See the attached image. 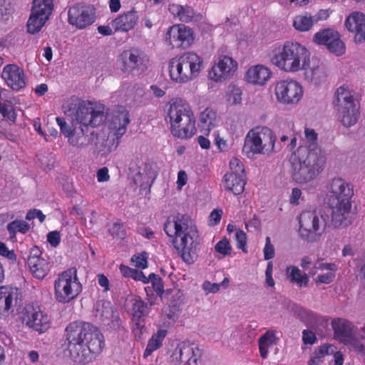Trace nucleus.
Listing matches in <instances>:
<instances>
[{
    "label": "nucleus",
    "mask_w": 365,
    "mask_h": 365,
    "mask_svg": "<svg viewBox=\"0 0 365 365\" xmlns=\"http://www.w3.org/2000/svg\"><path fill=\"white\" fill-rule=\"evenodd\" d=\"M66 351L75 363L86 364L101 352L104 341L101 331L89 323L73 322L66 329Z\"/></svg>",
    "instance_id": "f257e3e1"
},
{
    "label": "nucleus",
    "mask_w": 365,
    "mask_h": 365,
    "mask_svg": "<svg viewBox=\"0 0 365 365\" xmlns=\"http://www.w3.org/2000/svg\"><path fill=\"white\" fill-rule=\"evenodd\" d=\"M165 232L173 238V245L182 259L192 264L197 257L198 234L195 225L185 215L170 216L165 225Z\"/></svg>",
    "instance_id": "f03ea898"
},
{
    "label": "nucleus",
    "mask_w": 365,
    "mask_h": 365,
    "mask_svg": "<svg viewBox=\"0 0 365 365\" xmlns=\"http://www.w3.org/2000/svg\"><path fill=\"white\" fill-rule=\"evenodd\" d=\"M327 204L331 209V222L335 227L344 228L353 221L351 197L354 191L351 185L341 178H333L328 184Z\"/></svg>",
    "instance_id": "7ed1b4c3"
},
{
    "label": "nucleus",
    "mask_w": 365,
    "mask_h": 365,
    "mask_svg": "<svg viewBox=\"0 0 365 365\" xmlns=\"http://www.w3.org/2000/svg\"><path fill=\"white\" fill-rule=\"evenodd\" d=\"M165 119L175 138L187 140L197 133L195 113L189 103L181 98H173L166 104Z\"/></svg>",
    "instance_id": "20e7f679"
},
{
    "label": "nucleus",
    "mask_w": 365,
    "mask_h": 365,
    "mask_svg": "<svg viewBox=\"0 0 365 365\" xmlns=\"http://www.w3.org/2000/svg\"><path fill=\"white\" fill-rule=\"evenodd\" d=\"M310 57V51L306 46L298 41H286L272 48L269 61L280 71L294 74L304 69Z\"/></svg>",
    "instance_id": "39448f33"
},
{
    "label": "nucleus",
    "mask_w": 365,
    "mask_h": 365,
    "mask_svg": "<svg viewBox=\"0 0 365 365\" xmlns=\"http://www.w3.org/2000/svg\"><path fill=\"white\" fill-rule=\"evenodd\" d=\"M291 175L298 184H305L314 180L326 163V157L321 150L308 151L305 146H299L292 155Z\"/></svg>",
    "instance_id": "423d86ee"
},
{
    "label": "nucleus",
    "mask_w": 365,
    "mask_h": 365,
    "mask_svg": "<svg viewBox=\"0 0 365 365\" xmlns=\"http://www.w3.org/2000/svg\"><path fill=\"white\" fill-rule=\"evenodd\" d=\"M204 68L202 56L195 51H187L169 61L168 75L173 83L182 85L198 78Z\"/></svg>",
    "instance_id": "0eeeda50"
},
{
    "label": "nucleus",
    "mask_w": 365,
    "mask_h": 365,
    "mask_svg": "<svg viewBox=\"0 0 365 365\" xmlns=\"http://www.w3.org/2000/svg\"><path fill=\"white\" fill-rule=\"evenodd\" d=\"M334 105L339 122L346 128L356 124L360 115L358 95L349 84H343L334 93Z\"/></svg>",
    "instance_id": "6e6552de"
},
{
    "label": "nucleus",
    "mask_w": 365,
    "mask_h": 365,
    "mask_svg": "<svg viewBox=\"0 0 365 365\" xmlns=\"http://www.w3.org/2000/svg\"><path fill=\"white\" fill-rule=\"evenodd\" d=\"M104 111L105 106L99 102L77 99H71V103L64 110L71 121L86 128L99 125L103 120Z\"/></svg>",
    "instance_id": "1a4fd4ad"
},
{
    "label": "nucleus",
    "mask_w": 365,
    "mask_h": 365,
    "mask_svg": "<svg viewBox=\"0 0 365 365\" xmlns=\"http://www.w3.org/2000/svg\"><path fill=\"white\" fill-rule=\"evenodd\" d=\"M276 135L265 126L251 129L245 138L242 153L249 159L271 155L275 152Z\"/></svg>",
    "instance_id": "9d476101"
},
{
    "label": "nucleus",
    "mask_w": 365,
    "mask_h": 365,
    "mask_svg": "<svg viewBox=\"0 0 365 365\" xmlns=\"http://www.w3.org/2000/svg\"><path fill=\"white\" fill-rule=\"evenodd\" d=\"M81 291L82 285L75 268L62 272L54 280L53 295L55 299L59 303L68 304L72 302Z\"/></svg>",
    "instance_id": "9b49d317"
},
{
    "label": "nucleus",
    "mask_w": 365,
    "mask_h": 365,
    "mask_svg": "<svg viewBox=\"0 0 365 365\" xmlns=\"http://www.w3.org/2000/svg\"><path fill=\"white\" fill-rule=\"evenodd\" d=\"M299 234L304 240L314 241L324 232L328 215L319 210H304L298 216Z\"/></svg>",
    "instance_id": "f8f14e48"
},
{
    "label": "nucleus",
    "mask_w": 365,
    "mask_h": 365,
    "mask_svg": "<svg viewBox=\"0 0 365 365\" xmlns=\"http://www.w3.org/2000/svg\"><path fill=\"white\" fill-rule=\"evenodd\" d=\"M238 69L239 63L232 56L217 53L207 71V79L215 83H222L233 78Z\"/></svg>",
    "instance_id": "ddd939ff"
},
{
    "label": "nucleus",
    "mask_w": 365,
    "mask_h": 365,
    "mask_svg": "<svg viewBox=\"0 0 365 365\" xmlns=\"http://www.w3.org/2000/svg\"><path fill=\"white\" fill-rule=\"evenodd\" d=\"M273 93L279 104L296 106L302 101L304 89L302 84L295 79H280L274 83Z\"/></svg>",
    "instance_id": "4468645a"
},
{
    "label": "nucleus",
    "mask_w": 365,
    "mask_h": 365,
    "mask_svg": "<svg viewBox=\"0 0 365 365\" xmlns=\"http://www.w3.org/2000/svg\"><path fill=\"white\" fill-rule=\"evenodd\" d=\"M19 319L21 324L39 333L46 332L51 325L50 316L39 305L26 304L19 312Z\"/></svg>",
    "instance_id": "2eb2a0df"
},
{
    "label": "nucleus",
    "mask_w": 365,
    "mask_h": 365,
    "mask_svg": "<svg viewBox=\"0 0 365 365\" xmlns=\"http://www.w3.org/2000/svg\"><path fill=\"white\" fill-rule=\"evenodd\" d=\"M121 70L132 75H140L149 67L150 59L142 51L131 48L125 50L119 56Z\"/></svg>",
    "instance_id": "dca6fc26"
},
{
    "label": "nucleus",
    "mask_w": 365,
    "mask_h": 365,
    "mask_svg": "<svg viewBox=\"0 0 365 365\" xmlns=\"http://www.w3.org/2000/svg\"><path fill=\"white\" fill-rule=\"evenodd\" d=\"M56 121L61 133L67 139L68 143L71 146L81 149L88 145L90 140L86 135V128L71 120L67 122L61 117H56Z\"/></svg>",
    "instance_id": "f3484780"
},
{
    "label": "nucleus",
    "mask_w": 365,
    "mask_h": 365,
    "mask_svg": "<svg viewBox=\"0 0 365 365\" xmlns=\"http://www.w3.org/2000/svg\"><path fill=\"white\" fill-rule=\"evenodd\" d=\"M165 43L171 48H188L195 41V34L190 26L177 24L170 26L165 34Z\"/></svg>",
    "instance_id": "a211bd4d"
},
{
    "label": "nucleus",
    "mask_w": 365,
    "mask_h": 365,
    "mask_svg": "<svg viewBox=\"0 0 365 365\" xmlns=\"http://www.w3.org/2000/svg\"><path fill=\"white\" fill-rule=\"evenodd\" d=\"M21 291L13 287H0V319L14 315L21 306Z\"/></svg>",
    "instance_id": "6ab92c4d"
},
{
    "label": "nucleus",
    "mask_w": 365,
    "mask_h": 365,
    "mask_svg": "<svg viewBox=\"0 0 365 365\" xmlns=\"http://www.w3.org/2000/svg\"><path fill=\"white\" fill-rule=\"evenodd\" d=\"M68 16L71 25L78 29H83L95 21L96 14L92 6L76 4L68 9Z\"/></svg>",
    "instance_id": "aec40b11"
},
{
    "label": "nucleus",
    "mask_w": 365,
    "mask_h": 365,
    "mask_svg": "<svg viewBox=\"0 0 365 365\" xmlns=\"http://www.w3.org/2000/svg\"><path fill=\"white\" fill-rule=\"evenodd\" d=\"M1 78L5 84L15 91L26 86V76L24 70L16 63L6 65L1 72Z\"/></svg>",
    "instance_id": "412c9836"
},
{
    "label": "nucleus",
    "mask_w": 365,
    "mask_h": 365,
    "mask_svg": "<svg viewBox=\"0 0 365 365\" xmlns=\"http://www.w3.org/2000/svg\"><path fill=\"white\" fill-rule=\"evenodd\" d=\"M344 28L353 34V42L361 44L365 42V14L360 11H352L345 19Z\"/></svg>",
    "instance_id": "4be33fe9"
},
{
    "label": "nucleus",
    "mask_w": 365,
    "mask_h": 365,
    "mask_svg": "<svg viewBox=\"0 0 365 365\" xmlns=\"http://www.w3.org/2000/svg\"><path fill=\"white\" fill-rule=\"evenodd\" d=\"M272 77V69L262 63L250 66L245 73V81L252 86L262 87L266 86Z\"/></svg>",
    "instance_id": "5701e85b"
},
{
    "label": "nucleus",
    "mask_w": 365,
    "mask_h": 365,
    "mask_svg": "<svg viewBox=\"0 0 365 365\" xmlns=\"http://www.w3.org/2000/svg\"><path fill=\"white\" fill-rule=\"evenodd\" d=\"M304 67V69L302 70L304 71V78L309 83L319 86L327 81L328 77L327 69L319 61H311L310 58L307 65Z\"/></svg>",
    "instance_id": "b1692460"
},
{
    "label": "nucleus",
    "mask_w": 365,
    "mask_h": 365,
    "mask_svg": "<svg viewBox=\"0 0 365 365\" xmlns=\"http://www.w3.org/2000/svg\"><path fill=\"white\" fill-rule=\"evenodd\" d=\"M129 113L123 106L117 108L111 114L108 128L117 139L125 133L126 128L129 123Z\"/></svg>",
    "instance_id": "393cba45"
},
{
    "label": "nucleus",
    "mask_w": 365,
    "mask_h": 365,
    "mask_svg": "<svg viewBox=\"0 0 365 365\" xmlns=\"http://www.w3.org/2000/svg\"><path fill=\"white\" fill-rule=\"evenodd\" d=\"M28 266L32 275L39 279H43L49 271V263L40 255L38 248L31 250L28 258Z\"/></svg>",
    "instance_id": "a878e982"
},
{
    "label": "nucleus",
    "mask_w": 365,
    "mask_h": 365,
    "mask_svg": "<svg viewBox=\"0 0 365 365\" xmlns=\"http://www.w3.org/2000/svg\"><path fill=\"white\" fill-rule=\"evenodd\" d=\"M138 21V13L132 9L118 15L110 24L115 31L128 32L135 27Z\"/></svg>",
    "instance_id": "bb28decb"
},
{
    "label": "nucleus",
    "mask_w": 365,
    "mask_h": 365,
    "mask_svg": "<svg viewBox=\"0 0 365 365\" xmlns=\"http://www.w3.org/2000/svg\"><path fill=\"white\" fill-rule=\"evenodd\" d=\"M337 269V265L334 263L320 262L314 267V270L311 271V274H317L314 278L317 284H329L334 281Z\"/></svg>",
    "instance_id": "cd10ccee"
},
{
    "label": "nucleus",
    "mask_w": 365,
    "mask_h": 365,
    "mask_svg": "<svg viewBox=\"0 0 365 365\" xmlns=\"http://www.w3.org/2000/svg\"><path fill=\"white\" fill-rule=\"evenodd\" d=\"M334 336L341 343L350 341L353 334L352 324L346 319L337 318L331 321Z\"/></svg>",
    "instance_id": "c85d7f7f"
},
{
    "label": "nucleus",
    "mask_w": 365,
    "mask_h": 365,
    "mask_svg": "<svg viewBox=\"0 0 365 365\" xmlns=\"http://www.w3.org/2000/svg\"><path fill=\"white\" fill-rule=\"evenodd\" d=\"M198 121L202 129L209 133L212 129L218 126L220 118L215 110L207 108L200 113Z\"/></svg>",
    "instance_id": "c756f323"
},
{
    "label": "nucleus",
    "mask_w": 365,
    "mask_h": 365,
    "mask_svg": "<svg viewBox=\"0 0 365 365\" xmlns=\"http://www.w3.org/2000/svg\"><path fill=\"white\" fill-rule=\"evenodd\" d=\"M168 11L175 19L186 23L191 21L195 15L192 7L176 3L169 4Z\"/></svg>",
    "instance_id": "7c9ffc66"
},
{
    "label": "nucleus",
    "mask_w": 365,
    "mask_h": 365,
    "mask_svg": "<svg viewBox=\"0 0 365 365\" xmlns=\"http://www.w3.org/2000/svg\"><path fill=\"white\" fill-rule=\"evenodd\" d=\"M168 334V331L165 329L160 328L153 332L150 338L148 340L146 348L143 352V358L150 356L155 351L161 348L163 341Z\"/></svg>",
    "instance_id": "2f4dec72"
},
{
    "label": "nucleus",
    "mask_w": 365,
    "mask_h": 365,
    "mask_svg": "<svg viewBox=\"0 0 365 365\" xmlns=\"http://www.w3.org/2000/svg\"><path fill=\"white\" fill-rule=\"evenodd\" d=\"M224 183L226 190L235 195H239L245 188V175L227 173L224 177Z\"/></svg>",
    "instance_id": "473e14b6"
},
{
    "label": "nucleus",
    "mask_w": 365,
    "mask_h": 365,
    "mask_svg": "<svg viewBox=\"0 0 365 365\" xmlns=\"http://www.w3.org/2000/svg\"><path fill=\"white\" fill-rule=\"evenodd\" d=\"M184 361L187 365H197L202 355V349L195 344H182Z\"/></svg>",
    "instance_id": "72a5a7b5"
},
{
    "label": "nucleus",
    "mask_w": 365,
    "mask_h": 365,
    "mask_svg": "<svg viewBox=\"0 0 365 365\" xmlns=\"http://www.w3.org/2000/svg\"><path fill=\"white\" fill-rule=\"evenodd\" d=\"M224 100L229 106H239L242 102V90L236 84L228 86L225 95Z\"/></svg>",
    "instance_id": "f704fd0d"
},
{
    "label": "nucleus",
    "mask_w": 365,
    "mask_h": 365,
    "mask_svg": "<svg viewBox=\"0 0 365 365\" xmlns=\"http://www.w3.org/2000/svg\"><path fill=\"white\" fill-rule=\"evenodd\" d=\"M312 15L305 13L299 14L294 17L292 20V26L299 32H307L314 26Z\"/></svg>",
    "instance_id": "c9c22d12"
},
{
    "label": "nucleus",
    "mask_w": 365,
    "mask_h": 365,
    "mask_svg": "<svg viewBox=\"0 0 365 365\" xmlns=\"http://www.w3.org/2000/svg\"><path fill=\"white\" fill-rule=\"evenodd\" d=\"M339 34V31L333 29H322L314 35L313 41L317 45H323L327 48Z\"/></svg>",
    "instance_id": "e433bc0d"
},
{
    "label": "nucleus",
    "mask_w": 365,
    "mask_h": 365,
    "mask_svg": "<svg viewBox=\"0 0 365 365\" xmlns=\"http://www.w3.org/2000/svg\"><path fill=\"white\" fill-rule=\"evenodd\" d=\"M286 274L290 282L295 283L299 287L307 286L309 282L307 274L302 272L297 267H287L286 269Z\"/></svg>",
    "instance_id": "4c0bfd02"
},
{
    "label": "nucleus",
    "mask_w": 365,
    "mask_h": 365,
    "mask_svg": "<svg viewBox=\"0 0 365 365\" xmlns=\"http://www.w3.org/2000/svg\"><path fill=\"white\" fill-rule=\"evenodd\" d=\"M276 332L272 330L267 331L259 339V348L260 356L266 359L269 352V349L276 344Z\"/></svg>",
    "instance_id": "58836bf2"
},
{
    "label": "nucleus",
    "mask_w": 365,
    "mask_h": 365,
    "mask_svg": "<svg viewBox=\"0 0 365 365\" xmlns=\"http://www.w3.org/2000/svg\"><path fill=\"white\" fill-rule=\"evenodd\" d=\"M48 19V17L40 16L31 11L26 24L27 31L31 34L39 32Z\"/></svg>",
    "instance_id": "ea45409f"
},
{
    "label": "nucleus",
    "mask_w": 365,
    "mask_h": 365,
    "mask_svg": "<svg viewBox=\"0 0 365 365\" xmlns=\"http://www.w3.org/2000/svg\"><path fill=\"white\" fill-rule=\"evenodd\" d=\"M53 10V0H33L31 11L50 18Z\"/></svg>",
    "instance_id": "a19ab883"
},
{
    "label": "nucleus",
    "mask_w": 365,
    "mask_h": 365,
    "mask_svg": "<svg viewBox=\"0 0 365 365\" xmlns=\"http://www.w3.org/2000/svg\"><path fill=\"white\" fill-rule=\"evenodd\" d=\"M336 348L332 344H324L319 347L316 350L310 360L309 361V365H320L323 361V358L329 354H332Z\"/></svg>",
    "instance_id": "79ce46f5"
},
{
    "label": "nucleus",
    "mask_w": 365,
    "mask_h": 365,
    "mask_svg": "<svg viewBox=\"0 0 365 365\" xmlns=\"http://www.w3.org/2000/svg\"><path fill=\"white\" fill-rule=\"evenodd\" d=\"M95 315L101 321L112 319L113 317V310L110 302H97L95 307Z\"/></svg>",
    "instance_id": "37998d69"
},
{
    "label": "nucleus",
    "mask_w": 365,
    "mask_h": 365,
    "mask_svg": "<svg viewBox=\"0 0 365 365\" xmlns=\"http://www.w3.org/2000/svg\"><path fill=\"white\" fill-rule=\"evenodd\" d=\"M30 229V225L24 220H16L7 225V230L11 238L15 237L18 232L25 234Z\"/></svg>",
    "instance_id": "c03bdc74"
},
{
    "label": "nucleus",
    "mask_w": 365,
    "mask_h": 365,
    "mask_svg": "<svg viewBox=\"0 0 365 365\" xmlns=\"http://www.w3.org/2000/svg\"><path fill=\"white\" fill-rule=\"evenodd\" d=\"M304 141L305 145H302V146H305L308 149V151H312L315 149L320 150L317 144V133L314 129L305 128Z\"/></svg>",
    "instance_id": "a18cd8bd"
},
{
    "label": "nucleus",
    "mask_w": 365,
    "mask_h": 365,
    "mask_svg": "<svg viewBox=\"0 0 365 365\" xmlns=\"http://www.w3.org/2000/svg\"><path fill=\"white\" fill-rule=\"evenodd\" d=\"M214 251L220 257H225L231 255L232 247L230 240L226 237H223L215 244Z\"/></svg>",
    "instance_id": "49530a36"
},
{
    "label": "nucleus",
    "mask_w": 365,
    "mask_h": 365,
    "mask_svg": "<svg viewBox=\"0 0 365 365\" xmlns=\"http://www.w3.org/2000/svg\"><path fill=\"white\" fill-rule=\"evenodd\" d=\"M132 334L136 339H140L143 335L146 333L145 318L131 319Z\"/></svg>",
    "instance_id": "de8ad7c7"
},
{
    "label": "nucleus",
    "mask_w": 365,
    "mask_h": 365,
    "mask_svg": "<svg viewBox=\"0 0 365 365\" xmlns=\"http://www.w3.org/2000/svg\"><path fill=\"white\" fill-rule=\"evenodd\" d=\"M148 309L145 302L140 299L135 300L132 307V319L145 318L148 314Z\"/></svg>",
    "instance_id": "09e8293b"
},
{
    "label": "nucleus",
    "mask_w": 365,
    "mask_h": 365,
    "mask_svg": "<svg viewBox=\"0 0 365 365\" xmlns=\"http://www.w3.org/2000/svg\"><path fill=\"white\" fill-rule=\"evenodd\" d=\"M327 48L329 52L337 56H342L346 53V45L341 40L340 34L329 43Z\"/></svg>",
    "instance_id": "8fccbe9b"
},
{
    "label": "nucleus",
    "mask_w": 365,
    "mask_h": 365,
    "mask_svg": "<svg viewBox=\"0 0 365 365\" xmlns=\"http://www.w3.org/2000/svg\"><path fill=\"white\" fill-rule=\"evenodd\" d=\"M0 113L4 118L14 123L16 120V113L14 107L9 104H0Z\"/></svg>",
    "instance_id": "3c124183"
},
{
    "label": "nucleus",
    "mask_w": 365,
    "mask_h": 365,
    "mask_svg": "<svg viewBox=\"0 0 365 365\" xmlns=\"http://www.w3.org/2000/svg\"><path fill=\"white\" fill-rule=\"evenodd\" d=\"M245 169L242 161L237 158H232L230 161V171L227 173L244 175Z\"/></svg>",
    "instance_id": "603ef678"
},
{
    "label": "nucleus",
    "mask_w": 365,
    "mask_h": 365,
    "mask_svg": "<svg viewBox=\"0 0 365 365\" xmlns=\"http://www.w3.org/2000/svg\"><path fill=\"white\" fill-rule=\"evenodd\" d=\"M235 240L237 242V247L240 250H242V251L245 253L247 252V235L246 233L242 230H237L235 232Z\"/></svg>",
    "instance_id": "864d4df0"
},
{
    "label": "nucleus",
    "mask_w": 365,
    "mask_h": 365,
    "mask_svg": "<svg viewBox=\"0 0 365 365\" xmlns=\"http://www.w3.org/2000/svg\"><path fill=\"white\" fill-rule=\"evenodd\" d=\"M148 255L143 252L132 257L131 261L133 265L140 269H145L148 266Z\"/></svg>",
    "instance_id": "5fc2aeb1"
},
{
    "label": "nucleus",
    "mask_w": 365,
    "mask_h": 365,
    "mask_svg": "<svg viewBox=\"0 0 365 365\" xmlns=\"http://www.w3.org/2000/svg\"><path fill=\"white\" fill-rule=\"evenodd\" d=\"M184 361L182 349L181 344L178 345L173 351L170 357V363L171 365H180Z\"/></svg>",
    "instance_id": "6e6d98bb"
},
{
    "label": "nucleus",
    "mask_w": 365,
    "mask_h": 365,
    "mask_svg": "<svg viewBox=\"0 0 365 365\" xmlns=\"http://www.w3.org/2000/svg\"><path fill=\"white\" fill-rule=\"evenodd\" d=\"M148 278L149 283L150 282L155 292L161 295L163 293V284L161 278L153 273L150 274Z\"/></svg>",
    "instance_id": "4d7b16f0"
},
{
    "label": "nucleus",
    "mask_w": 365,
    "mask_h": 365,
    "mask_svg": "<svg viewBox=\"0 0 365 365\" xmlns=\"http://www.w3.org/2000/svg\"><path fill=\"white\" fill-rule=\"evenodd\" d=\"M350 338V341H344V344L355 351L363 352L365 350L364 344L359 339H356L353 334L351 335Z\"/></svg>",
    "instance_id": "13d9d810"
},
{
    "label": "nucleus",
    "mask_w": 365,
    "mask_h": 365,
    "mask_svg": "<svg viewBox=\"0 0 365 365\" xmlns=\"http://www.w3.org/2000/svg\"><path fill=\"white\" fill-rule=\"evenodd\" d=\"M264 259L269 260L274 258L275 252L274 245L271 242L269 237H267L265 240V245L263 249Z\"/></svg>",
    "instance_id": "bf43d9fd"
},
{
    "label": "nucleus",
    "mask_w": 365,
    "mask_h": 365,
    "mask_svg": "<svg viewBox=\"0 0 365 365\" xmlns=\"http://www.w3.org/2000/svg\"><path fill=\"white\" fill-rule=\"evenodd\" d=\"M222 215V210L221 209L213 210L209 216L208 225L210 226H215L220 222Z\"/></svg>",
    "instance_id": "052dcab7"
},
{
    "label": "nucleus",
    "mask_w": 365,
    "mask_h": 365,
    "mask_svg": "<svg viewBox=\"0 0 365 365\" xmlns=\"http://www.w3.org/2000/svg\"><path fill=\"white\" fill-rule=\"evenodd\" d=\"M144 171L147 177V182L153 183L158 175L156 166L153 165H146Z\"/></svg>",
    "instance_id": "680f3d73"
},
{
    "label": "nucleus",
    "mask_w": 365,
    "mask_h": 365,
    "mask_svg": "<svg viewBox=\"0 0 365 365\" xmlns=\"http://www.w3.org/2000/svg\"><path fill=\"white\" fill-rule=\"evenodd\" d=\"M245 228L247 231H257L260 228V220L255 215L250 220L245 222Z\"/></svg>",
    "instance_id": "e2e57ef3"
},
{
    "label": "nucleus",
    "mask_w": 365,
    "mask_h": 365,
    "mask_svg": "<svg viewBox=\"0 0 365 365\" xmlns=\"http://www.w3.org/2000/svg\"><path fill=\"white\" fill-rule=\"evenodd\" d=\"M188 175L185 170H180L178 173L176 186L178 190H180L187 184Z\"/></svg>",
    "instance_id": "0e129e2a"
},
{
    "label": "nucleus",
    "mask_w": 365,
    "mask_h": 365,
    "mask_svg": "<svg viewBox=\"0 0 365 365\" xmlns=\"http://www.w3.org/2000/svg\"><path fill=\"white\" fill-rule=\"evenodd\" d=\"M0 255L12 262H14L16 259V256L14 252L9 250L6 245L1 242H0Z\"/></svg>",
    "instance_id": "69168bd1"
},
{
    "label": "nucleus",
    "mask_w": 365,
    "mask_h": 365,
    "mask_svg": "<svg viewBox=\"0 0 365 365\" xmlns=\"http://www.w3.org/2000/svg\"><path fill=\"white\" fill-rule=\"evenodd\" d=\"M302 192V190L298 187L292 189L291 195L289 196V203L292 205H298L300 203Z\"/></svg>",
    "instance_id": "338daca9"
},
{
    "label": "nucleus",
    "mask_w": 365,
    "mask_h": 365,
    "mask_svg": "<svg viewBox=\"0 0 365 365\" xmlns=\"http://www.w3.org/2000/svg\"><path fill=\"white\" fill-rule=\"evenodd\" d=\"M35 218H38L41 222H43L45 220L46 216L39 210L34 209L29 210L26 215V219L27 220H32Z\"/></svg>",
    "instance_id": "774afa93"
}]
</instances>
